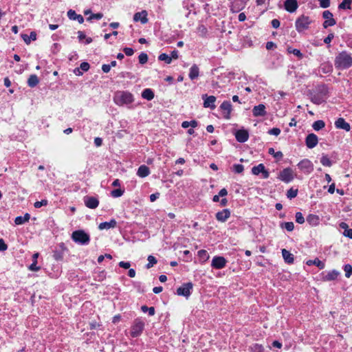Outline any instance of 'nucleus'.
<instances>
[{
    "mask_svg": "<svg viewBox=\"0 0 352 352\" xmlns=\"http://www.w3.org/2000/svg\"><path fill=\"white\" fill-rule=\"evenodd\" d=\"M328 88L324 85H318L311 92V100L316 104H320L326 101L328 96Z\"/></svg>",
    "mask_w": 352,
    "mask_h": 352,
    "instance_id": "nucleus-1",
    "label": "nucleus"
},
{
    "mask_svg": "<svg viewBox=\"0 0 352 352\" xmlns=\"http://www.w3.org/2000/svg\"><path fill=\"white\" fill-rule=\"evenodd\" d=\"M336 68L344 69L352 66V56L348 52L343 51L338 54L335 59Z\"/></svg>",
    "mask_w": 352,
    "mask_h": 352,
    "instance_id": "nucleus-2",
    "label": "nucleus"
},
{
    "mask_svg": "<svg viewBox=\"0 0 352 352\" xmlns=\"http://www.w3.org/2000/svg\"><path fill=\"white\" fill-rule=\"evenodd\" d=\"M114 102L118 105L129 104L133 102V95L128 91H118L114 96Z\"/></svg>",
    "mask_w": 352,
    "mask_h": 352,
    "instance_id": "nucleus-3",
    "label": "nucleus"
},
{
    "mask_svg": "<svg viewBox=\"0 0 352 352\" xmlns=\"http://www.w3.org/2000/svg\"><path fill=\"white\" fill-rule=\"evenodd\" d=\"M145 327V322L140 318H135L131 327L130 335L133 338L139 337L143 332Z\"/></svg>",
    "mask_w": 352,
    "mask_h": 352,
    "instance_id": "nucleus-4",
    "label": "nucleus"
},
{
    "mask_svg": "<svg viewBox=\"0 0 352 352\" xmlns=\"http://www.w3.org/2000/svg\"><path fill=\"white\" fill-rule=\"evenodd\" d=\"M72 240L80 245H87L90 241V237L84 230H76L72 234Z\"/></svg>",
    "mask_w": 352,
    "mask_h": 352,
    "instance_id": "nucleus-5",
    "label": "nucleus"
},
{
    "mask_svg": "<svg viewBox=\"0 0 352 352\" xmlns=\"http://www.w3.org/2000/svg\"><path fill=\"white\" fill-rule=\"evenodd\" d=\"M311 20L307 16L302 15L298 17L295 23L296 29L298 32H301L309 28Z\"/></svg>",
    "mask_w": 352,
    "mask_h": 352,
    "instance_id": "nucleus-6",
    "label": "nucleus"
},
{
    "mask_svg": "<svg viewBox=\"0 0 352 352\" xmlns=\"http://www.w3.org/2000/svg\"><path fill=\"white\" fill-rule=\"evenodd\" d=\"M192 288L193 285L192 283H184L181 287L177 288V294L188 298L192 294Z\"/></svg>",
    "mask_w": 352,
    "mask_h": 352,
    "instance_id": "nucleus-7",
    "label": "nucleus"
},
{
    "mask_svg": "<svg viewBox=\"0 0 352 352\" xmlns=\"http://www.w3.org/2000/svg\"><path fill=\"white\" fill-rule=\"evenodd\" d=\"M297 166L302 172L307 175L310 174L314 170V164L308 159H303Z\"/></svg>",
    "mask_w": 352,
    "mask_h": 352,
    "instance_id": "nucleus-8",
    "label": "nucleus"
},
{
    "mask_svg": "<svg viewBox=\"0 0 352 352\" xmlns=\"http://www.w3.org/2000/svg\"><path fill=\"white\" fill-rule=\"evenodd\" d=\"M278 178L285 183H289L294 179L292 170L290 168H284L280 172Z\"/></svg>",
    "mask_w": 352,
    "mask_h": 352,
    "instance_id": "nucleus-9",
    "label": "nucleus"
},
{
    "mask_svg": "<svg viewBox=\"0 0 352 352\" xmlns=\"http://www.w3.org/2000/svg\"><path fill=\"white\" fill-rule=\"evenodd\" d=\"M252 173L254 175H258L261 173L262 177L264 179H267L270 176V173L265 169V167L263 164H259L257 166H253L252 168Z\"/></svg>",
    "mask_w": 352,
    "mask_h": 352,
    "instance_id": "nucleus-10",
    "label": "nucleus"
},
{
    "mask_svg": "<svg viewBox=\"0 0 352 352\" xmlns=\"http://www.w3.org/2000/svg\"><path fill=\"white\" fill-rule=\"evenodd\" d=\"M227 263L226 259L223 256H214L212 263L211 266L217 270H220L223 268Z\"/></svg>",
    "mask_w": 352,
    "mask_h": 352,
    "instance_id": "nucleus-11",
    "label": "nucleus"
},
{
    "mask_svg": "<svg viewBox=\"0 0 352 352\" xmlns=\"http://www.w3.org/2000/svg\"><path fill=\"white\" fill-rule=\"evenodd\" d=\"M322 16L326 20L323 23V27L327 28L329 26H333L336 23V20L333 18L332 13L329 10H325L322 13Z\"/></svg>",
    "mask_w": 352,
    "mask_h": 352,
    "instance_id": "nucleus-12",
    "label": "nucleus"
},
{
    "mask_svg": "<svg viewBox=\"0 0 352 352\" xmlns=\"http://www.w3.org/2000/svg\"><path fill=\"white\" fill-rule=\"evenodd\" d=\"M202 99L204 100V107L206 108H210L211 109H214L216 107L215 102L216 97L214 96H208L207 94H204L202 96Z\"/></svg>",
    "mask_w": 352,
    "mask_h": 352,
    "instance_id": "nucleus-13",
    "label": "nucleus"
},
{
    "mask_svg": "<svg viewBox=\"0 0 352 352\" xmlns=\"http://www.w3.org/2000/svg\"><path fill=\"white\" fill-rule=\"evenodd\" d=\"M220 109L223 111V118L226 120L230 118V113L232 110V107L230 101H224L220 106Z\"/></svg>",
    "mask_w": 352,
    "mask_h": 352,
    "instance_id": "nucleus-14",
    "label": "nucleus"
},
{
    "mask_svg": "<svg viewBox=\"0 0 352 352\" xmlns=\"http://www.w3.org/2000/svg\"><path fill=\"white\" fill-rule=\"evenodd\" d=\"M318 142V137L314 133H310L309 134L305 140L306 146L309 148H314Z\"/></svg>",
    "mask_w": 352,
    "mask_h": 352,
    "instance_id": "nucleus-15",
    "label": "nucleus"
},
{
    "mask_svg": "<svg viewBox=\"0 0 352 352\" xmlns=\"http://www.w3.org/2000/svg\"><path fill=\"white\" fill-rule=\"evenodd\" d=\"M235 138L239 142H245L249 138L248 131L245 129H239L235 133Z\"/></svg>",
    "mask_w": 352,
    "mask_h": 352,
    "instance_id": "nucleus-16",
    "label": "nucleus"
},
{
    "mask_svg": "<svg viewBox=\"0 0 352 352\" xmlns=\"http://www.w3.org/2000/svg\"><path fill=\"white\" fill-rule=\"evenodd\" d=\"M84 202L85 206L91 209L96 208L99 204L98 199L94 197H85Z\"/></svg>",
    "mask_w": 352,
    "mask_h": 352,
    "instance_id": "nucleus-17",
    "label": "nucleus"
},
{
    "mask_svg": "<svg viewBox=\"0 0 352 352\" xmlns=\"http://www.w3.org/2000/svg\"><path fill=\"white\" fill-rule=\"evenodd\" d=\"M335 126L337 129H343L346 131H349L351 129L350 124L343 118H339L335 122Z\"/></svg>",
    "mask_w": 352,
    "mask_h": 352,
    "instance_id": "nucleus-18",
    "label": "nucleus"
},
{
    "mask_svg": "<svg viewBox=\"0 0 352 352\" xmlns=\"http://www.w3.org/2000/svg\"><path fill=\"white\" fill-rule=\"evenodd\" d=\"M133 20L135 21H140L142 24H145L148 22L147 19V12L146 10H142L139 12H136L133 15Z\"/></svg>",
    "mask_w": 352,
    "mask_h": 352,
    "instance_id": "nucleus-19",
    "label": "nucleus"
},
{
    "mask_svg": "<svg viewBox=\"0 0 352 352\" xmlns=\"http://www.w3.org/2000/svg\"><path fill=\"white\" fill-rule=\"evenodd\" d=\"M284 6L287 11L294 12L298 8V3L296 0H286Z\"/></svg>",
    "mask_w": 352,
    "mask_h": 352,
    "instance_id": "nucleus-20",
    "label": "nucleus"
},
{
    "mask_svg": "<svg viewBox=\"0 0 352 352\" xmlns=\"http://www.w3.org/2000/svg\"><path fill=\"white\" fill-rule=\"evenodd\" d=\"M254 116H264L266 114L265 106L263 104L254 106L252 109Z\"/></svg>",
    "mask_w": 352,
    "mask_h": 352,
    "instance_id": "nucleus-21",
    "label": "nucleus"
},
{
    "mask_svg": "<svg viewBox=\"0 0 352 352\" xmlns=\"http://www.w3.org/2000/svg\"><path fill=\"white\" fill-rule=\"evenodd\" d=\"M230 216V212L228 209H223L216 214V218L218 221L225 222Z\"/></svg>",
    "mask_w": 352,
    "mask_h": 352,
    "instance_id": "nucleus-22",
    "label": "nucleus"
},
{
    "mask_svg": "<svg viewBox=\"0 0 352 352\" xmlns=\"http://www.w3.org/2000/svg\"><path fill=\"white\" fill-rule=\"evenodd\" d=\"M67 16L70 20L78 21L79 23H82L84 22V18L82 15L78 14L74 10H69L67 12Z\"/></svg>",
    "mask_w": 352,
    "mask_h": 352,
    "instance_id": "nucleus-23",
    "label": "nucleus"
},
{
    "mask_svg": "<svg viewBox=\"0 0 352 352\" xmlns=\"http://www.w3.org/2000/svg\"><path fill=\"white\" fill-rule=\"evenodd\" d=\"M117 222L115 219H111L110 221L102 222L100 223L98 226V228L100 230H108L109 228H113L116 226Z\"/></svg>",
    "mask_w": 352,
    "mask_h": 352,
    "instance_id": "nucleus-24",
    "label": "nucleus"
},
{
    "mask_svg": "<svg viewBox=\"0 0 352 352\" xmlns=\"http://www.w3.org/2000/svg\"><path fill=\"white\" fill-rule=\"evenodd\" d=\"M150 174V169L146 165H141L137 171V175L142 178L147 177Z\"/></svg>",
    "mask_w": 352,
    "mask_h": 352,
    "instance_id": "nucleus-25",
    "label": "nucleus"
},
{
    "mask_svg": "<svg viewBox=\"0 0 352 352\" xmlns=\"http://www.w3.org/2000/svg\"><path fill=\"white\" fill-rule=\"evenodd\" d=\"M199 75V69L196 64H194L190 68L189 78L190 80H195L198 78Z\"/></svg>",
    "mask_w": 352,
    "mask_h": 352,
    "instance_id": "nucleus-26",
    "label": "nucleus"
},
{
    "mask_svg": "<svg viewBox=\"0 0 352 352\" xmlns=\"http://www.w3.org/2000/svg\"><path fill=\"white\" fill-rule=\"evenodd\" d=\"M340 274L339 272L337 270H331L326 273L324 276L323 279L327 281L336 280L338 275Z\"/></svg>",
    "mask_w": 352,
    "mask_h": 352,
    "instance_id": "nucleus-27",
    "label": "nucleus"
},
{
    "mask_svg": "<svg viewBox=\"0 0 352 352\" xmlns=\"http://www.w3.org/2000/svg\"><path fill=\"white\" fill-rule=\"evenodd\" d=\"M282 255L287 263L291 264L294 262V255L285 249L282 250Z\"/></svg>",
    "mask_w": 352,
    "mask_h": 352,
    "instance_id": "nucleus-28",
    "label": "nucleus"
},
{
    "mask_svg": "<svg viewBox=\"0 0 352 352\" xmlns=\"http://www.w3.org/2000/svg\"><path fill=\"white\" fill-rule=\"evenodd\" d=\"M306 264L309 266L311 265H316L320 270L324 268V263L319 260L318 258H315L314 260H308L306 262Z\"/></svg>",
    "mask_w": 352,
    "mask_h": 352,
    "instance_id": "nucleus-29",
    "label": "nucleus"
},
{
    "mask_svg": "<svg viewBox=\"0 0 352 352\" xmlns=\"http://www.w3.org/2000/svg\"><path fill=\"white\" fill-rule=\"evenodd\" d=\"M307 221L311 226H315L319 223V217L316 214H310L307 217Z\"/></svg>",
    "mask_w": 352,
    "mask_h": 352,
    "instance_id": "nucleus-30",
    "label": "nucleus"
},
{
    "mask_svg": "<svg viewBox=\"0 0 352 352\" xmlns=\"http://www.w3.org/2000/svg\"><path fill=\"white\" fill-rule=\"evenodd\" d=\"M39 82L38 78L35 74H32L30 76L28 80V85L30 87H36Z\"/></svg>",
    "mask_w": 352,
    "mask_h": 352,
    "instance_id": "nucleus-31",
    "label": "nucleus"
},
{
    "mask_svg": "<svg viewBox=\"0 0 352 352\" xmlns=\"http://www.w3.org/2000/svg\"><path fill=\"white\" fill-rule=\"evenodd\" d=\"M142 97L147 100H151L154 98V93L151 89H145L142 92Z\"/></svg>",
    "mask_w": 352,
    "mask_h": 352,
    "instance_id": "nucleus-32",
    "label": "nucleus"
},
{
    "mask_svg": "<svg viewBox=\"0 0 352 352\" xmlns=\"http://www.w3.org/2000/svg\"><path fill=\"white\" fill-rule=\"evenodd\" d=\"M30 215L28 213L25 214L23 217L19 216L16 217L14 219V223L16 225H21L25 222H28L30 220Z\"/></svg>",
    "mask_w": 352,
    "mask_h": 352,
    "instance_id": "nucleus-33",
    "label": "nucleus"
},
{
    "mask_svg": "<svg viewBox=\"0 0 352 352\" xmlns=\"http://www.w3.org/2000/svg\"><path fill=\"white\" fill-rule=\"evenodd\" d=\"M22 38H23V41L25 42V43L29 44L30 43L31 40L35 41L36 39V34L35 32H32L30 33V36H28L27 34H23Z\"/></svg>",
    "mask_w": 352,
    "mask_h": 352,
    "instance_id": "nucleus-34",
    "label": "nucleus"
},
{
    "mask_svg": "<svg viewBox=\"0 0 352 352\" xmlns=\"http://www.w3.org/2000/svg\"><path fill=\"white\" fill-rule=\"evenodd\" d=\"M351 3L352 0H342V1L339 4L338 8L340 10L351 9Z\"/></svg>",
    "mask_w": 352,
    "mask_h": 352,
    "instance_id": "nucleus-35",
    "label": "nucleus"
},
{
    "mask_svg": "<svg viewBox=\"0 0 352 352\" xmlns=\"http://www.w3.org/2000/svg\"><path fill=\"white\" fill-rule=\"evenodd\" d=\"M287 52L289 54H293L294 56L298 57L299 59H301L303 58V54L301 53V52L298 49H293L291 47H289L287 48Z\"/></svg>",
    "mask_w": 352,
    "mask_h": 352,
    "instance_id": "nucleus-36",
    "label": "nucleus"
},
{
    "mask_svg": "<svg viewBox=\"0 0 352 352\" xmlns=\"http://www.w3.org/2000/svg\"><path fill=\"white\" fill-rule=\"evenodd\" d=\"M325 126V123L323 120H317L314 122L312 127L315 131H319L323 129Z\"/></svg>",
    "mask_w": 352,
    "mask_h": 352,
    "instance_id": "nucleus-37",
    "label": "nucleus"
},
{
    "mask_svg": "<svg viewBox=\"0 0 352 352\" xmlns=\"http://www.w3.org/2000/svg\"><path fill=\"white\" fill-rule=\"evenodd\" d=\"M268 153L272 155L277 160H281L283 158V153L281 151L275 152V150L273 148H270L268 150Z\"/></svg>",
    "mask_w": 352,
    "mask_h": 352,
    "instance_id": "nucleus-38",
    "label": "nucleus"
},
{
    "mask_svg": "<svg viewBox=\"0 0 352 352\" xmlns=\"http://www.w3.org/2000/svg\"><path fill=\"white\" fill-rule=\"evenodd\" d=\"M198 256L202 261H206L209 258V254L205 250H201L198 252Z\"/></svg>",
    "mask_w": 352,
    "mask_h": 352,
    "instance_id": "nucleus-39",
    "label": "nucleus"
},
{
    "mask_svg": "<svg viewBox=\"0 0 352 352\" xmlns=\"http://www.w3.org/2000/svg\"><path fill=\"white\" fill-rule=\"evenodd\" d=\"M320 163L327 167H330L332 166V162L330 159L327 157V155H323L320 158Z\"/></svg>",
    "mask_w": 352,
    "mask_h": 352,
    "instance_id": "nucleus-40",
    "label": "nucleus"
},
{
    "mask_svg": "<svg viewBox=\"0 0 352 352\" xmlns=\"http://www.w3.org/2000/svg\"><path fill=\"white\" fill-rule=\"evenodd\" d=\"M280 227L282 228H285L286 229L287 231L289 232H292L294 230V224L293 222L292 221H289V222H285V223H282L281 225H280Z\"/></svg>",
    "mask_w": 352,
    "mask_h": 352,
    "instance_id": "nucleus-41",
    "label": "nucleus"
},
{
    "mask_svg": "<svg viewBox=\"0 0 352 352\" xmlns=\"http://www.w3.org/2000/svg\"><path fill=\"white\" fill-rule=\"evenodd\" d=\"M207 32V28L204 25H199L197 28V32L201 36H205Z\"/></svg>",
    "mask_w": 352,
    "mask_h": 352,
    "instance_id": "nucleus-42",
    "label": "nucleus"
},
{
    "mask_svg": "<svg viewBox=\"0 0 352 352\" xmlns=\"http://www.w3.org/2000/svg\"><path fill=\"white\" fill-rule=\"evenodd\" d=\"M158 59L160 60L164 61L167 64H170L171 63V57L170 56H168V54H164V53L161 54L159 56Z\"/></svg>",
    "mask_w": 352,
    "mask_h": 352,
    "instance_id": "nucleus-43",
    "label": "nucleus"
},
{
    "mask_svg": "<svg viewBox=\"0 0 352 352\" xmlns=\"http://www.w3.org/2000/svg\"><path fill=\"white\" fill-rule=\"evenodd\" d=\"M141 310L144 312H148L149 316H153L155 314V308L153 307H148L146 305H143L141 307Z\"/></svg>",
    "mask_w": 352,
    "mask_h": 352,
    "instance_id": "nucleus-44",
    "label": "nucleus"
},
{
    "mask_svg": "<svg viewBox=\"0 0 352 352\" xmlns=\"http://www.w3.org/2000/svg\"><path fill=\"white\" fill-rule=\"evenodd\" d=\"M298 195V189H294V188H290L289 190H287V198L289 199H293L294 197H296Z\"/></svg>",
    "mask_w": 352,
    "mask_h": 352,
    "instance_id": "nucleus-45",
    "label": "nucleus"
},
{
    "mask_svg": "<svg viewBox=\"0 0 352 352\" xmlns=\"http://www.w3.org/2000/svg\"><path fill=\"white\" fill-rule=\"evenodd\" d=\"M124 190L120 188L113 190L111 195L113 197L117 198L121 197L124 194Z\"/></svg>",
    "mask_w": 352,
    "mask_h": 352,
    "instance_id": "nucleus-46",
    "label": "nucleus"
},
{
    "mask_svg": "<svg viewBox=\"0 0 352 352\" xmlns=\"http://www.w3.org/2000/svg\"><path fill=\"white\" fill-rule=\"evenodd\" d=\"M344 270L345 272V276L349 278L352 275V266L349 264H346L344 266Z\"/></svg>",
    "mask_w": 352,
    "mask_h": 352,
    "instance_id": "nucleus-47",
    "label": "nucleus"
},
{
    "mask_svg": "<svg viewBox=\"0 0 352 352\" xmlns=\"http://www.w3.org/2000/svg\"><path fill=\"white\" fill-rule=\"evenodd\" d=\"M138 59L140 64H145L148 61V55L144 52H142L139 55Z\"/></svg>",
    "mask_w": 352,
    "mask_h": 352,
    "instance_id": "nucleus-48",
    "label": "nucleus"
},
{
    "mask_svg": "<svg viewBox=\"0 0 352 352\" xmlns=\"http://www.w3.org/2000/svg\"><path fill=\"white\" fill-rule=\"evenodd\" d=\"M148 263L146 265V268L149 269L153 266L154 264L157 263V259L153 256H148Z\"/></svg>",
    "mask_w": 352,
    "mask_h": 352,
    "instance_id": "nucleus-49",
    "label": "nucleus"
},
{
    "mask_svg": "<svg viewBox=\"0 0 352 352\" xmlns=\"http://www.w3.org/2000/svg\"><path fill=\"white\" fill-rule=\"evenodd\" d=\"M251 351L252 352H263V347L261 344H254L251 346Z\"/></svg>",
    "mask_w": 352,
    "mask_h": 352,
    "instance_id": "nucleus-50",
    "label": "nucleus"
},
{
    "mask_svg": "<svg viewBox=\"0 0 352 352\" xmlns=\"http://www.w3.org/2000/svg\"><path fill=\"white\" fill-rule=\"evenodd\" d=\"M295 217H296V221L297 223L302 224L305 222V218L301 212H296Z\"/></svg>",
    "mask_w": 352,
    "mask_h": 352,
    "instance_id": "nucleus-51",
    "label": "nucleus"
},
{
    "mask_svg": "<svg viewBox=\"0 0 352 352\" xmlns=\"http://www.w3.org/2000/svg\"><path fill=\"white\" fill-rule=\"evenodd\" d=\"M48 204V201L47 199H43L40 201H36L34 204V206L36 208H39L42 206H47Z\"/></svg>",
    "mask_w": 352,
    "mask_h": 352,
    "instance_id": "nucleus-52",
    "label": "nucleus"
},
{
    "mask_svg": "<svg viewBox=\"0 0 352 352\" xmlns=\"http://www.w3.org/2000/svg\"><path fill=\"white\" fill-rule=\"evenodd\" d=\"M233 169L236 173H241L244 170V166L242 164H234Z\"/></svg>",
    "mask_w": 352,
    "mask_h": 352,
    "instance_id": "nucleus-53",
    "label": "nucleus"
},
{
    "mask_svg": "<svg viewBox=\"0 0 352 352\" xmlns=\"http://www.w3.org/2000/svg\"><path fill=\"white\" fill-rule=\"evenodd\" d=\"M53 257L56 261H61L63 258V253L60 251H54Z\"/></svg>",
    "mask_w": 352,
    "mask_h": 352,
    "instance_id": "nucleus-54",
    "label": "nucleus"
},
{
    "mask_svg": "<svg viewBox=\"0 0 352 352\" xmlns=\"http://www.w3.org/2000/svg\"><path fill=\"white\" fill-rule=\"evenodd\" d=\"M103 16V14L102 13H96V14H92L89 18H87L88 21H91L92 19H97L99 20L102 19Z\"/></svg>",
    "mask_w": 352,
    "mask_h": 352,
    "instance_id": "nucleus-55",
    "label": "nucleus"
},
{
    "mask_svg": "<svg viewBox=\"0 0 352 352\" xmlns=\"http://www.w3.org/2000/svg\"><path fill=\"white\" fill-rule=\"evenodd\" d=\"M320 6L323 8H327L330 6V0H318Z\"/></svg>",
    "mask_w": 352,
    "mask_h": 352,
    "instance_id": "nucleus-56",
    "label": "nucleus"
},
{
    "mask_svg": "<svg viewBox=\"0 0 352 352\" xmlns=\"http://www.w3.org/2000/svg\"><path fill=\"white\" fill-rule=\"evenodd\" d=\"M269 134L273 135H278L280 133V129L278 128H273L269 131Z\"/></svg>",
    "mask_w": 352,
    "mask_h": 352,
    "instance_id": "nucleus-57",
    "label": "nucleus"
},
{
    "mask_svg": "<svg viewBox=\"0 0 352 352\" xmlns=\"http://www.w3.org/2000/svg\"><path fill=\"white\" fill-rule=\"evenodd\" d=\"M37 261H34L33 263L29 267L31 271L36 272L40 270V267L36 265Z\"/></svg>",
    "mask_w": 352,
    "mask_h": 352,
    "instance_id": "nucleus-58",
    "label": "nucleus"
},
{
    "mask_svg": "<svg viewBox=\"0 0 352 352\" xmlns=\"http://www.w3.org/2000/svg\"><path fill=\"white\" fill-rule=\"evenodd\" d=\"M8 249V245L3 239H0V252L6 251Z\"/></svg>",
    "mask_w": 352,
    "mask_h": 352,
    "instance_id": "nucleus-59",
    "label": "nucleus"
},
{
    "mask_svg": "<svg viewBox=\"0 0 352 352\" xmlns=\"http://www.w3.org/2000/svg\"><path fill=\"white\" fill-rule=\"evenodd\" d=\"M80 69L84 72H87L89 69V64L87 62H83L80 64Z\"/></svg>",
    "mask_w": 352,
    "mask_h": 352,
    "instance_id": "nucleus-60",
    "label": "nucleus"
},
{
    "mask_svg": "<svg viewBox=\"0 0 352 352\" xmlns=\"http://www.w3.org/2000/svg\"><path fill=\"white\" fill-rule=\"evenodd\" d=\"M118 265L124 269H129L131 266V264L129 262L120 261L118 263Z\"/></svg>",
    "mask_w": 352,
    "mask_h": 352,
    "instance_id": "nucleus-61",
    "label": "nucleus"
},
{
    "mask_svg": "<svg viewBox=\"0 0 352 352\" xmlns=\"http://www.w3.org/2000/svg\"><path fill=\"white\" fill-rule=\"evenodd\" d=\"M334 38V34L333 33L329 34V35L324 39V42L326 44H329L332 39Z\"/></svg>",
    "mask_w": 352,
    "mask_h": 352,
    "instance_id": "nucleus-62",
    "label": "nucleus"
},
{
    "mask_svg": "<svg viewBox=\"0 0 352 352\" xmlns=\"http://www.w3.org/2000/svg\"><path fill=\"white\" fill-rule=\"evenodd\" d=\"M123 50H124V52L125 53V54L129 56H132L134 53L133 50L131 47H125V48H124Z\"/></svg>",
    "mask_w": 352,
    "mask_h": 352,
    "instance_id": "nucleus-63",
    "label": "nucleus"
},
{
    "mask_svg": "<svg viewBox=\"0 0 352 352\" xmlns=\"http://www.w3.org/2000/svg\"><path fill=\"white\" fill-rule=\"evenodd\" d=\"M343 235L352 239V228H348L343 232Z\"/></svg>",
    "mask_w": 352,
    "mask_h": 352,
    "instance_id": "nucleus-64",
    "label": "nucleus"
}]
</instances>
